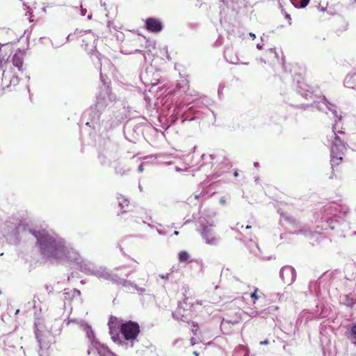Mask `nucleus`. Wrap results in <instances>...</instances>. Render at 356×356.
Wrapping results in <instances>:
<instances>
[{"instance_id":"f257e3e1","label":"nucleus","mask_w":356,"mask_h":356,"mask_svg":"<svg viewBox=\"0 0 356 356\" xmlns=\"http://www.w3.org/2000/svg\"><path fill=\"white\" fill-rule=\"evenodd\" d=\"M33 234L37 238L40 252L44 257L60 259L65 256V247L63 243L47 231H34Z\"/></svg>"},{"instance_id":"f03ea898","label":"nucleus","mask_w":356,"mask_h":356,"mask_svg":"<svg viewBox=\"0 0 356 356\" xmlns=\"http://www.w3.org/2000/svg\"><path fill=\"white\" fill-rule=\"evenodd\" d=\"M196 305L201 304L191 297H186L183 300L178 303L177 308L172 312L173 317L177 321L192 324L193 328L191 330L194 335L197 334L198 326L197 324H195L193 321H191V319L195 312V306Z\"/></svg>"},{"instance_id":"7ed1b4c3","label":"nucleus","mask_w":356,"mask_h":356,"mask_svg":"<svg viewBox=\"0 0 356 356\" xmlns=\"http://www.w3.org/2000/svg\"><path fill=\"white\" fill-rule=\"evenodd\" d=\"M330 138L332 139L330 144L331 164L334 168L343 159L347 149L334 132H332Z\"/></svg>"},{"instance_id":"20e7f679","label":"nucleus","mask_w":356,"mask_h":356,"mask_svg":"<svg viewBox=\"0 0 356 356\" xmlns=\"http://www.w3.org/2000/svg\"><path fill=\"white\" fill-rule=\"evenodd\" d=\"M120 331L126 340H133L139 334L140 327L137 323L129 321L122 324Z\"/></svg>"},{"instance_id":"39448f33","label":"nucleus","mask_w":356,"mask_h":356,"mask_svg":"<svg viewBox=\"0 0 356 356\" xmlns=\"http://www.w3.org/2000/svg\"><path fill=\"white\" fill-rule=\"evenodd\" d=\"M280 277L285 284H290L295 280V270L291 266H286L282 268Z\"/></svg>"},{"instance_id":"423d86ee","label":"nucleus","mask_w":356,"mask_h":356,"mask_svg":"<svg viewBox=\"0 0 356 356\" xmlns=\"http://www.w3.org/2000/svg\"><path fill=\"white\" fill-rule=\"evenodd\" d=\"M202 236L209 244L215 245L218 239L212 225L205 226L203 228Z\"/></svg>"},{"instance_id":"0eeeda50","label":"nucleus","mask_w":356,"mask_h":356,"mask_svg":"<svg viewBox=\"0 0 356 356\" xmlns=\"http://www.w3.org/2000/svg\"><path fill=\"white\" fill-rule=\"evenodd\" d=\"M146 29L152 33H159L162 31V23L157 19L149 17L145 20Z\"/></svg>"},{"instance_id":"6e6552de","label":"nucleus","mask_w":356,"mask_h":356,"mask_svg":"<svg viewBox=\"0 0 356 356\" xmlns=\"http://www.w3.org/2000/svg\"><path fill=\"white\" fill-rule=\"evenodd\" d=\"M13 64L18 68L19 70H22L24 63V54L21 51L16 52L12 58Z\"/></svg>"},{"instance_id":"1a4fd4ad","label":"nucleus","mask_w":356,"mask_h":356,"mask_svg":"<svg viewBox=\"0 0 356 356\" xmlns=\"http://www.w3.org/2000/svg\"><path fill=\"white\" fill-rule=\"evenodd\" d=\"M348 29V22L345 20H343L339 24V25L336 29V33L339 37L343 36L344 32H346Z\"/></svg>"},{"instance_id":"9d476101","label":"nucleus","mask_w":356,"mask_h":356,"mask_svg":"<svg viewBox=\"0 0 356 356\" xmlns=\"http://www.w3.org/2000/svg\"><path fill=\"white\" fill-rule=\"evenodd\" d=\"M117 198L119 207L121 208V209H123V211H122V213L125 212L126 211L124 210V209L127 208L129 204V200L122 195H119Z\"/></svg>"},{"instance_id":"9b49d317","label":"nucleus","mask_w":356,"mask_h":356,"mask_svg":"<svg viewBox=\"0 0 356 356\" xmlns=\"http://www.w3.org/2000/svg\"><path fill=\"white\" fill-rule=\"evenodd\" d=\"M348 338L356 346V323L353 324L348 333Z\"/></svg>"},{"instance_id":"f8f14e48","label":"nucleus","mask_w":356,"mask_h":356,"mask_svg":"<svg viewBox=\"0 0 356 356\" xmlns=\"http://www.w3.org/2000/svg\"><path fill=\"white\" fill-rule=\"evenodd\" d=\"M179 262H186L190 258V255L186 251H181L178 254Z\"/></svg>"},{"instance_id":"ddd939ff","label":"nucleus","mask_w":356,"mask_h":356,"mask_svg":"<svg viewBox=\"0 0 356 356\" xmlns=\"http://www.w3.org/2000/svg\"><path fill=\"white\" fill-rule=\"evenodd\" d=\"M298 87L302 91H306L311 94L314 92L313 87H312L311 86H309L308 84L302 83H300Z\"/></svg>"},{"instance_id":"4468645a","label":"nucleus","mask_w":356,"mask_h":356,"mask_svg":"<svg viewBox=\"0 0 356 356\" xmlns=\"http://www.w3.org/2000/svg\"><path fill=\"white\" fill-rule=\"evenodd\" d=\"M19 82V77L17 76L13 75L12 76V78L10 79V84L9 85H6V87L9 88L11 86H15L18 85Z\"/></svg>"},{"instance_id":"2eb2a0df","label":"nucleus","mask_w":356,"mask_h":356,"mask_svg":"<svg viewBox=\"0 0 356 356\" xmlns=\"http://www.w3.org/2000/svg\"><path fill=\"white\" fill-rule=\"evenodd\" d=\"M258 292L259 289L254 288V291L250 295L251 298L253 300V303H255L261 298V296L258 295Z\"/></svg>"},{"instance_id":"dca6fc26","label":"nucleus","mask_w":356,"mask_h":356,"mask_svg":"<svg viewBox=\"0 0 356 356\" xmlns=\"http://www.w3.org/2000/svg\"><path fill=\"white\" fill-rule=\"evenodd\" d=\"M309 2V0H300V6L301 8L306 7Z\"/></svg>"},{"instance_id":"f3484780","label":"nucleus","mask_w":356,"mask_h":356,"mask_svg":"<svg viewBox=\"0 0 356 356\" xmlns=\"http://www.w3.org/2000/svg\"><path fill=\"white\" fill-rule=\"evenodd\" d=\"M268 343H269V341H268V340H267V339H266V340H264V341H261L260 342V344H261V345H266V344H268Z\"/></svg>"},{"instance_id":"a211bd4d","label":"nucleus","mask_w":356,"mask_h":356,"mask_svg":"<svg viewBox=\"0 0 356 356\" xmlns=\"http://www.w3.org/2000/svg\"><path fill=\"white\" fill-rule=\"evenodd\" d=\"M191 343L192 345H195L196 343L195 339L194 337L191 338Z\"/></svg>"},{"instance_id":"6ab92c4d","label":"nucleus","mask_w":356,"mask_h":356,"mask_svg":"<svg viewBox=\"0 0 356 356\" xmlns=\"http://www.w3.org/2000/svg\"><path fill=\"white\" fill-rule=\"evenodd\" d=\"M250 35L252 38L253 40L256 38L255 35L252 33H250Z\"/></svg>"},{"instance_id":"aec40b11","label":"nucleus","mask_w":356,"mask_h":356,"mask_svg":"<svg viewBox=\"0 0 356 356\" xmlns=\"http://www.w3.org/2000/svg\"><path fill=\"white\" fill-rule=\"evenodd\" d=\"M193 355H194L195 356H199V355H200V353H199L197 351H194V352H193Z\"/></svg>"},{"instance_id":"412c9836","label":"nucleus","mask_w":356,"mask_h":356,"mask_svg":"<svg viewBox=\"0 0 356 356\" xmlns=\"http://www.w3.org/2000/svg\"><path fill=\"white\" fill-rule=\"evenodd\" d=\"M286 18H287L289 19V21H290L291 19V17L289 14H286Z\"/></svg>"},{"instance_id":"4be33fe9","label":"nucleus","mask_w":356,"mask_h":356,"mask_svg":"<svg viewBox=\"0 0 356 356\" xmlns=\"http://www.w3.org/2000/svg\"><path fill=\"white\" fill-rule=\"evenodd\" d=\"M250 228H251V226H250V225H247V226L245 227V229H250Z\"/></svg>"},{"instance_id":"5701e85b","label":"nucleus","mask_w":356,"mask_h":356,"mask_svg":"<svg viewBox=\"0 0 356 356\" xmlns=\"http://www.w3.org/2000/svg\"><path fill=\"white\" fill-rule=\"evenodd\" d=\"M103 356H115V355H114L113 354H108V355H104Z\"/></svg>"},{"instance_id":"b1692460","label":"nucleus","mask_w":356,"mask_h":356,"mask_svg":"<svg viewBox=\"0 0 356 356\" xmlns=\"http://www.w3.org/2000/svg\"><path fill=\"white\" fill-rule=\"evenodd\" d=\"M3 81L4 80H6V76H4V74H3Z\"/></svg>"},{"instance_id":"393cba45","label":"nucleus","mask_w":356,"mask_h":356,"mask_svg":"<svg viewBox=\"0 0 356 356\" xmlns=\"http://www.w3.org/2000/svg\"><path fill=\"white\" fill-rule=\"evenodd\" d=\"M234 176H238V172H234Z\"/></svg>"},{"instance_id":"a878e982","label":"nucleus","mask_w":356,"mask_h":356,"mask_svg":"<svg viewBox=\"0 0 356 356\" xmlns=\"http://www.w3.org/2000/svg\"><path fill=\"white\" fill-rule=\"evenodd\" d=\"M3 254V253H0V256H2Z\"/></svg>"},{"instance_id":"bb28decb","label":"nucleus","mask_w":356,"mask_h":356,"mask_svg":"<svg viewBox=\"0 0 356 356\" xmlns=\"http://www.w3.org/2000/svg\"><path fill=\"white\" fill-rule=\"evenodd\" d=\"M245 356H247V355H245Z\"/></svg>"}]
</instances>
